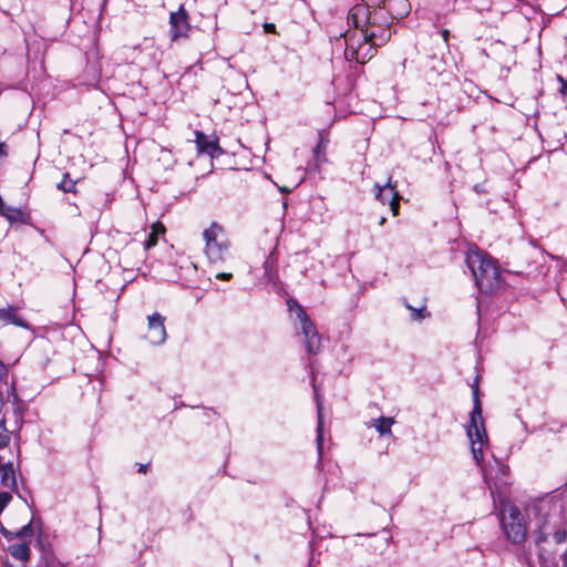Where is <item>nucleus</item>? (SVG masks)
<instances>
[{
	"instance_id": "nucleus-1",
	"label": "nucleus",
	"mask_w": 567,
	"mask_h": 567,
	"mask_svg": "<svg viewBox=\"0 0 567 567\" xmlns=\"http://www.w3.org/2000/svg\"><path fill=\"white\" fill-rule=\"evenodd\" d=\"M466 434L471 443V451L476 464L482 468L484 482L488 486L493 502L496 503L505 496V489L509 484L508 480V467L495 461V475L494 468H483V446L487 443V434L484 426V420L482 416V405L478 398V386L473 385V410L470 413V421L466 425Z\"/></svg>"
},
{
	"instance_id": "nucleus-2",
	"label": "nucleus",
	"mask_w": 567,
	"mask_h": 567,
	"mask_svg": "<svg viewBox=\"0 0 567 567\" xmlns=\"http://www.w3.org/2000/svg\"><path fill=\"white\" fill-rule=\"evenodd\" d=\"M465 262L480 291L492 292L498 288L501 282L499 266L487 250H467Z\"/></svg>"
},
{
	"instance_id": "nucleus-3",
	"label": "nucleus",
	"mask_w": 567,
	"mask_h": 567,
	"mask_svg": "<svg viewBox=\"0 0 567 567\" xmlns=\"http://www.w3.org/2000/svg\"><path fill=\"white\" fill-rule=\"evenodd\" d=\"M348 24L354 30H348L343 35L346 50L344 58L350 59V50L357 51L364 40H373L375 34L370 30V9L365 4L354 6L348 14Z\"/></svg>"
},
{
	"instance_id": "nucleus-4",
	"label": "nucleus",
	"mask_w": 567,
	"mask_h": 567,
	"mask_svg": "<svg viewBox=\"0 0 567 567\" xmlns=\"http://www.w3.org/2000/svg\"><path fill=\"white\" fill-rule=\"evenodd\" d=\"M287 306L292 319L293 327L302 338V343L310 354H316L321 348V336L319 334L316 324L310 319L305 308L295 299H288Z\"/></svg>"
},
{
	"instance_id": "nucleus-5",
	"label": "nucleus",
	"mask_w": 567,
	"mask_h": 567,
	"mask_svg": "<svg viewBox=\"0 0 567 567\" xmlns=\"http://www.w3.org/2000/svg\"><path fill=\"white\" fill-rule=\"evenodd\" d=\"M501 524L506 537L514 544H520L527 535L525 516L520 509L499 495Z\"/></svg>"
},
{
	"instance_id": "nucleus-6",
	"label": "nucleus",
	"mask_w": 567,
	"mask_h": 567,
	"mask_svg": "<svg viewBox=\"0 0 567 567\" xmlns=\"http://www.w3.org/2000/svg\"><path fill=\"white\" fill-rule=\"evenodd\" d=\"M165 317L155 312L147 317L146 339L154 346H161L166 341Z\"/></svg>"
},
{
	"instance_id": "nucleus-7",
	"label": "nucleus",
	"mask_w": 567,
	"mask_h": 567,
	"mask_svg": "<svg viewBox=\"0 0 567 567\" xmlns=\"http://www.w3.org/2000/svg\"><path fill=\"white\" fill-rule=\"evenodd\" d=\"M375 198L380 200L383 205L388 204L393 216L399 214V200L401 196L399 195L395 185L391 183V178H389L388 183L383 186L375 184Z\"/></svg>"
},
{
	"instance_id": "nucleus-8",
	"label": "nucleus",
	"mask_w": 567,
	"mask_h": 567,
	"mask_svg": "<svg viewBox=\"0 0 567 567\" xmlns=\"http://www.w3.org/2000/svg\"><path fill=\"white\" fill-rule=\"evenodd\" d=\"M169 24V33L172 41H176L181 38H187L188 32L190 30V25L188 22L187 12L183 7H181L178 11L171 13Z\"/></svg>"
},
{
	"instance_id": "nucleus-9",
	"label": "nucleus",
	"mask_w": 567,
	"mask_h": 567,
	"mask_svg": "<svg viewBox=\"0 0 567 567\" xmlns=\"http://www.w3.org/2000/svg\"><path fill=\"white\" fill-rule=\"evenodd\" d=\"M203 236L207 248H224L229 245L224 228L216 221L204 230Z\"/></svg>"
},
{
	"instance_id": "nucleus-10",
	"label": "nucleus",
	"mask_w": 567,
	"mask_h": 567,
	"mask_svg": "<svg viewBox=\"0 0 567 567\" xmlns=\"http://www.w3.org/2000/svg\"><path fill=\"white\" fill-rule=\"evenodd\" d=\"M0 484L11 491L17 489L16 468L12 462H3L0 456Z\"/></svg>"
},
{
	"instance_id": "nucleus-11",
	"label": "nucleus",
	"mask_w": 567,
	"mask_h": 567,
	"mask_svg": "<svg viewBox=\"0 0 567 567\" xmlns=\"http://www.w3.org/2000/svg\"><path fill=\"white\" fill-rule=\"evenodd\" d=\"M377 43L373 40H364L362 45H358L357 51L350 50V59L348 61H355L357 63H365L375 53Z\"/></svg>"
},
{
	"instance_id": "nucleus-12",
	"label": "nucleus",
	"mask_w": 567,
	"mask_h": 567,
	"mask_svg": "<svg viewBox=\"0 0 567 567\" xmlns=\"http://www.w3.org/2000/svg\"><path fill=\"white\" fill-rule=\"evenodd\" d=\"M196 146L198 153H205L210 156H214L216 153H220V148L218 146L217 140L209 138L204 133L196 131Z\"/></svg>"
},
{
	"instance_id": "nucleus-13",
	"label": "nucleus",
	"mask_w": 567,
	"mask_h": 567,
	"mask_svg": "<svg viewBox=\"0 0 567 567\" xmlns=\"http://www.w3.org/2000/svg\"><path fill=\"white\" fill-rule=\"evenodd\" d=\"M277 255L275 250H271L269 255L266 257L262 267H264V277L265 279L271 284L274 287L278 284L279 278L277 274Z\"/></svg>"
},
{
	"instance_id": "nucleus-14",
	"label": "nucleus",
	"mask_w": 567,
	"mask_h": 567,
	"mask_svg": "<svg viewBox=\"0 0 567 567\" xmlns=\"http://www.w3.org/2000/svg\"><path fill=\"white\" fill-rule=\"evenodd\" d=\"M557 519L553 516L546 515L543 520L538 523V538L537 542H545L550 535L558 536Z\"/></svg>"
},
{
	"instance_id": "nucleus-15",
	"label": "nucleus",
	"mask_w": 567,
	"mask_h": 567,
	"mask_svg": "<svg viewBox=\"0 0 567 567\" xmlns=\"http://www.w3.org/2000/svg\"><path fill=\"white\" fill-rule=\"evenodd\" d=\"M14 324L17 327L27 328L28 324L19 318L17 309L13 307L0 309V326Z\"/></svg>"
},
{
	"instance_id": "nucleus-16",
	"label": "nucleus",
	"mask_w": 567,
	"mask_h": 567,
	"mask_svg": "<svg viewBox=\"0 0 567 567\" xmlns=\"http://www.w3.org/2000/svg\"><path fill=\"white\" fill-rule=\"evenodd\" d=\"M313 391H315V400H316L317 413H318V425H317V439H316V441H317L318 453H319V455H321V453H322V441H323V436H322V426H323V422H322V402H321L318 389H317L315 383H313Z\"/></svg>"
},
{
	"instance_id": "nucleus-17",
	"label": "nucleus",
	"mask_w": 567,
	"mask_h": 567,
	"mask_svg": "<svg viewBox=\"0 0 567 567\" xmlns=\"http://www.w3.org/2000/svg\"><path fill=\"white\" fill-rule=\"evenodd\" d=\"M1 215L6 217L11 224H27L30 218L23 209L12 206L3 207Z\"/></svg>"
},
{
	"instance_id": "nucleus-18",
	"label": "nucleus",
	"mask_w": 567,
	"mask_h": 567,
	"mask_svg": "<svg viewBox=\"0 0 567 567\" xmlns=\"http://www.w3.org/2000/svg\"><path fill=\"white\" fill-rule=\"evenodd\" d=\"M1 534L9 542L13 540L16 538H20V539L29 538L30 539L32 537V534H33L32 524L30 522V523H28L27 525H24L23 527H21L20 529L16 530V532H11V530H8L4 527H2L1 528Z\"/></svg>"
},
{
	"instance_id": "nucleus-19",
	"label": "nucleus",
	"mask_w": 567,
	"mask_h": 567,
	"mask_svg": "<svg viewBox=\"0 0 567 567\" xmlns=\"http://www.w3.org/2000/svg\"><path fill=\"white\" fill-rule=\"evenodd\" d=\"M8 550L12 557L21 561H27L30 558V546L25 539H22V543L10 545Z\"/></svg>"
},
{
	"instance_id": "nucleus-20",
	"label": "nucleus",
	"mask_w": 567,
	"mask_h": 567,
	"mask_svg": "<svg viewBox=\"0 0 567 567\" xmlns=\"http://www.w3.org/2000/svg\"><path fill=\"white\" fill-rule=\"evenodd\" d=\"M371 422H372L371 425L377 430V432L380 435H382V436H391L392 435L391 426L394 423V420L392 417L381 416L378 419H373Z\"/></svg>"
},
{
	"instance_id": "nucleus-21",
	"label": "nucleus",
	"mask_w": 567,
	"mask_h": 567,
	"mask_svg": "<svg viewBox=\"0 0 567 567\" xmlns=\"http://www.w3.org/2000/svg\"><path fill=\"white\" fill-rule=\"evenodd\" d=\"M165 234V227L162 223L157 221L152 225L151 233L148 235V238L146 239V247L145 248H152L159 244L158 237L164 236Z\"/></svg>"
},
{
	"instance_id": "nucleus-22",
	"label": "nucleus",
	"mask_w": 567,
	"mask_h": 567,
	"mask_svg": "<svg viewBox=\"0 0 567 567\" xmlns=\"http://www.w3.org/2000/svg\"><path fill=\"white\" fill-rule=\"evenodd\" d=\"M11 440V432L6 426V420H0V449L7 447Z\"/></svg>"
},
{
	"instance_id": "nucleus-23",
	"label": "nucleus",
	"mask_w": 567,
	"mask_h": 567,
	"mask_svg": "<svg viewBox=\"0 0 567 567\" xmlns=\"http://www.w3.org/2000/svg\"><path fill=\"white\" fill-rule=\"evenodd\" d=\"M58 188L64 193H74L75 182L70 178L69 174H64L63 179L58 184Z\"/></svg>"
},
{
	"instance_id": "nucleus-24",
	"label": "nucleus",
	"mask_w": 567,
	"mask_h": 567,
	"mask_svg": "<svg viewBox=\"0 0 567 567\" xmlns=\"http://www.w3.org/2000/svg\"><path fill=\"white\" fill-rule=\"evenodd\" d=\"M408 308L411 310V319L412 320H422L424 319L427 315L425 313V308L422 307V308H412L411 306H408Z\"/></svg>"
},
{
	"instance_id": "nucleus-25",
	"label": "nucleus",
	"mask_w": 567,
	"mask_h": 567,
	"mask_svg": "<svg viewBox=\"0 0 567 567\" xmlns=\"http://www.w3.org/2000/svg\"><path fill=\"white\" fill-rule=\"evenodd\" d=\"M11 498V495L7 492L0 493V513L6 508Z\"/></svg>"
},
{
	"instance_id": "nucleus-26",
	"label": "nucleus",
	"mask_w": 567,
	"mask_h": 567,
	"mask_svg": "<svg viewBox=\"0 0 567 567\" xmlns=\"http://www.w3.org/2000/svg\"><path fill=\"white\" fill-rule=\"evenodd\" d=\"M264 30L266 33H276V25L274 23H264Z\"/></svg>"
},
{
	"instance_id": "nucleus-27",
	"label": "nucleus",
	"mask_w": 567,
	"mask_h": 567,
	"mask_svg": "<svg viewBox=\"0 0 567 567\" xmlns=\"http://www.w3.org/2000/svg\"><path fill=\"white\" fill-rule=\"evenodd\" d=\"M558 80L561 82L560 92L567 97V81H565L561 76H558Z\"/></svg>"
},
{
	"instance_id": "nucleus-28",
	"label": "nucleus",
	"mask_w": 567,
	"mask_h": 567,
	"mask_svg": "<svg viewBox=\"0 0 567 567\" xmlns=\"http://www.w3.org/2000/svg\"><path fill=\"white\" fill-rule=\"evenodd\" d=\"M233 277L230 272H219L216 275L217 279L229 280Z\"/></svg>"
},
{
	"instance_id": "nucleus-29",
	"label": "nucleus",
	"mask_w": 567,
	"mask_h": 567,
	"mask_svg": "<svg viewBox=\"0 0 567 567\" xmlns=\"http://www.w3.org/2000/svg\"><path fill=\"white\" fill-rule=\"evenodd\" d=\"M441 34H442V38H443V40L445 42L446 48H449L450 31L447 29H443Z\"/></svg>"
},
{
	"instance_id": "nucleus-30",
	"label": "nucleus",
	"mask_w": 567,
	"mask_h": 567,
	"mask_svg": "<svg viewBox=\"0 0 567 567\" xmlns=\"http://www.w3.org/2000/svg\"><path fill=\"white\" fill-rule=\"evenodd\" d=\"M137 472L142 473V474H145L147 472V465L146 464H138Z\"/></svg>"
},
{
	"instance_id": "nucleus-31",
	"label": "nucleus",
	"mask_w": 567,
	"mask_h": 567,
	"mask_svg": "<svg viewBox=\"0 0 567 567\" xmlns=\"http://www.w3.org/2000/svg\"><path fill=\"white\" fill-rule=\"evenodd\" d=\"M6 156V145L4 143H0V158Z\"/></svg>"
},
{
	"instance_id": "nucleus-32",
	"label": "nucleus",
	"mask_w": 567,
	"mask_h": 567,
	"mask_svg": "<svg viewBox=\"0 0 567 567\" xmlns=\"http://www.w3.org/2000/svg\"><path fill=\"white\" fill-rule=\"evenodd\" d=\"M544 507L545 504L540 503L538 505H535L534 509L540 514L544 511Z\"/></svg>"
},
{
	"instance_id": "nucleus-33",
	"label": "nucleus",
	"mask_w": 567,
	"mask_h": 567,
	"mask_svg": "<svg viewBox=\"0 0 567 567\" xmlns=\"http://www.w3.org/2000/svg\"><path fill=\"white\" fill-rule=\"evenodd\" d=\"M3 207H8V205L4 204L2 197L0 196V213H2Z\"/></svg>"
},
{
	"instance_id": "nucleus-34",
	"label": "nucleus",
	"mask_w": 567,
	"mask_h": 567,
	"mask_svg": "<svg viewBox=\"0 0 567 567\" xmlns=\"http://www.w3.org/2000/svg\"><path fill=\"white\" fill-rule=\"evenodd\" d=\"M401 2L403 3V7H404V9H405V8L408 7V4H406V0H401Z\"/></svg>"
},
{
	"instance_id": "nucleus-35",
	"label": "nucleus",
	"mask_w": 567,
	"mask_h": 567,
	"mask_svg": "<svg viewBox=\"0 0 567 567\" xmlns=\"http://www.w3.org/2000/svg\"><path fill=\"white\" fill-rule=\"evenodd\" d=\"M384 221H385V218H384V217H382V218L380 219V225H383V223H384Z\"/></svg>"
}]
</instances>
